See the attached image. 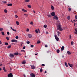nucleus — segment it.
Here are the masks:
<instances>
[{
    "label": "nucleus",
    "instance_id": "nucleus-56",
    "mask_svg": "<svg viewBox=\"0 0 77 77\" xmlns=\"http://www.w3.org/2000/svg\"><path fill=\"white\" fill-rule=\"evenodd\" d=\"M23 50H24V49H25V48H26V47L25 46H24L23 47Z\"/></svg>",
    "mask_w": 77,
    "mask_h": 77
},
{
    "label": "nucleus",
    "instance_id": "nucleus-15",
    "mask_svg": "<svg viewBox=\"0 0 77 77\" xmlns=\"http://www.w3.org/2000/svg\"><path fill=\"white\" fill-rule=\"evenodd\" d=\"M26 61H23L22 63V64H23V65H24V64H26Z\"/></svg>",
    "mask_w": 77,
    "mask_h": 77
},
{
    "label": "nucleus",
    "instance_id": "nucleus-41",
    "mask_svg": "<svg viewBox=\"0 0 77 77\" xmlns=\"http://www.w3.org/2000/svg\"><path fill=\"white\" fill-rule=\"evenodd\" d=\"M26 43L28 44H30V42L29 41L27 42Z\"/></svg>",
    "mask_w": 77,
    "mask_h": 77
},
{
    "label": "nucleus",
    "instance_id": "nucleus-8",
    "mask_svg": "<svg viewBox=\"0 0 77 77\" xmlns=\"http://www.w3.org/2000/svg\"><path fill=\"white\" fill-rule=\"evenodd\" d=\"M28 36L29 38H31L32 37V35L30 34H29L28 35Z\"/></svg>",
    "mask_w": 77,
    "mask_h": 77
},
{
    "label": "nucleus",
    "instance_id": "nucleus-29",
    "mask_svg": "<svg viewBox=\"0 0 77 77\" xmlns=\"http://www.w3.org/2000/svg\"><path fill=\"white\" fill-rule=\"evenodd\" d=\"M57 53H59V52H60V50H59V49L57 50Z\"/></svg>",
    "mask_w": 77,
    "mask_h": 77
},
{
    "label": "nucleus",
    "instance_id": "nucleus-18",
    "mask_svg": "<svg viewBox=\"0 0 77 77\" xmlns=\"http://www.w3.org/2000/svg\"><path fill=\"white\" fill-rule=\"evenodd\" d=\"M51 6L52 10H54V8L53 7V6L52 5H51Z\"/></svg>",
    "mask_w": 77,
    "mask_h": 77
},
{
    "label": "nucleus",
    "instance_id": "nucleus-20",
    "mask_svg": "<svg viewBox=\"0 0 77 77\" xmlns=\"http://www.w3.org/2000/svg\"><path fill=\"white\" fill-rule=\"evenodd\" d=\"M4 12L5 14H7V13H8V11H7V10L6 9L4 10Z\"/></svg>",
    "mask_w": 77,
    "mask_h": 77
},
{
    "label": "nucleus",
    "instance_id": "nucleus-58",
    "mask_svg": "<svg viewBox=\"0 0 77 77\" xmlns=\"http://www.w3.org/2000/svg\"><path fill=\"white\" fill-rule=\"evenodd\" d=\"M75 32H76V31H77V28L75 29Z\"/></svg>",
    "mask_w": 77,
    "mask_h": 77
},
{
    "label": "nucleus",
    "instance_id": "nucleus-11",
    "mask_svg": "<svg viewBox=\"0 0 77 77\" xmlns=\"http://www.w3.org/2000/svg\"><path fill=\"white\" fill-rule=\"evenodd\" d=\"M22 11H23V12H27V10H25L24 8H23L22 9Z\"/></svg>",
    "mask_w": 77,
    "mask_h": 77
},
{
    "label": "nucleus",
    "instance_id": "nucleus-22",
    "mask_svg": "<svg viewBox=\"0 0 77 77\" xmlns=\"http://www.w3.org/2000/svg\"><path fill=\"white\" fill-rule=\"evenodd\" d=\"M16 24L17 25V26H18L20 24V23L19 22L17 21H16Z\"/></svg>",
    "mask_w": 77,
    "mask_h": 77
},
{
    "label": "nucleus",
    "instance_id": "nucleus-44",
    "mask_svg": "<svg viewBox=\"0 0 77 77\" xmlns=\"http://www.w3.org/2000/svg\"><path fill=\"white\" fill-rule=\"evenodd\" d=\"M71 21L72 22V23H74V22H75V20H71Z\"/></svg>",
    "mask_w": 77,
    "mask_h": 77
},
{
    "label": "nucleus",
    "instance_id": "nucleus-36",
    "mask_svg": "<svg viewBox=\"0 0 77 77\" xmlns=\"http://www.w3.org/2000/svg\"><path fill=\"white\" fill-rule=\"evenodd\" d=\"M21 52H24V53H25V51H24V50H21Z\"/></svg>",
    "mask_w": 77,
    "mask_h": 77
},
{
    "label": "nucleus",
    "instance_id": "nucleus-43",
    "mask_svg": "<svg viewBox=\"0 0 77 77\" xmlns=\"http://www.w3.org/2000/svg\"><path fill=\"white\" fill-rule=\"evenodd\" d=\"M30 24H31L32 25H33V22H31L30 23Z\"/></svg>",
    "mask_w": 77,
    "mask_h": 77
},
{
    "label": "nucleus",
    "instance_id": "nucleus-47",
    "mask_svg": "<svg viewBox=\"0 0 77 77\" xmlns=\"http://www.w3.org/2000/svg\"><path fill=\"white\" fill-rule=\"evenodd\" d=\"M16 39H18V36H16L15 37Z\"/></svg>",
    "mask_w": 77,
    "mask_h": 77
},
{
    "label": "nucleus",
    "instance_id": "nucleus-61",
    "mask_svg": "<svg viewBox=\"0 0 77 77\" xmlns=\"http://www.w3.org/2000/svg\"><path fill=\"white\" fill-rule=\"evenodd\" d=\"M2 41H1L0 40V44H2Z\"/></svg>",
    "mask_w": 77,
    "mask_h": 77
},
{
    "label": "nucleus",
    "instance_id": "nucleus-21",
    "mask_svg": "<svg viewBox=\"0 0 77 77\" xmlns=\"http://www.w3.org/2000/svg\"><path fill=\"white\" fill-rule=\"evenodd\" d=\"M27 6L29 8H32V6H31V5H28Z\"/></svg>",
    "mask_w": 77,
    "mask_h": 77
},
{
    "label": "nucleus",
    "instance_id": "nucleus-40",
    "mask_svg": "<svg viewBox=\"0 0 77 77\" xmlns=\"http://www.w3.org/2000/svg\"><path fill=\"white\" fill-rule=\"evenodd\" d=\"M3 2L4 3H7V2L3 1Z\"/></svg>",
    "mask_w": 77,
    "mask_h": 77
},
{
    "label": "nucleus",
    "instance_id": "nucleus-9",
    "mask_svg": "<svg viewBox=\"0 0 77 77\" xmlns=\"http://www.w3.org/2000/svg\"><path fill=\"white\" fill-rule=\"evenodd\" d=\"M31 68H32V69H35V66L33 65H30Z\"/></svg>",
    "mask_w": 77,
    "mask_h": 77
},
{
    "label": "nucleus",
    "instance_id": "nucleus-50",
    "mask_svg": "<svg viewBox=\"0 0 77 77\" xmlns=\"http://www.w3.org/2000/svg\"><path fill=\"white\" fill-rule=\"evenodd\" d=\"M42 66H45V64H43L42 65Z\"/></svg>",
    "mask_w": 77,
    "mask_h": 77
},
{
    "label": "nucleus",
    "instance_id": "nucleus-60",
    "mask_svg": "<svg viewBox=\"0 0 77 77\" xmlns=\"http://www.w3.org/2000/svg\"><path fill=\"white\" fill-rule=\"evenodd\" d=\"M62 57L63 58V57H64V55H62Z\"/></svg>",
    "mask_w": 77,
    "mask_h": 77
},
{
    "label": "nucleus",
    "instance_id": "nucleus-42",
    "mask_svg": "<svg viewBox=\"0 0 77 77\" xmlns=\"http://www.w3.org/2000/svg\"><path fill=\"white\" fill-rule=\"evenodd\" d=\"M5 69V66L3 67V70H4V69Z\"/></svg>",
    "mask_w": 77,
    "mask_h": 77
},
{
    "label": "nucleus",
    "instance_id": "nucleus-35",
    "mask_svg": "<svg viewBox=\"0 0 77 77\" xmlns=\"http://www.w3.org/2000/svg\"><path fill=\"white\" fill-rule=\"evenodd\" d=\"M44 27H45V28H47V26L44 25Z\"/></svg>",
    "mask_w": 77,
    "mask_h": 77
},
{
    "label": "nucleus",
    "instance_id": "nucleus-54",
    "mask_svg": "<svg viewBox=\"0 0 77 77\" xmlns=\"http://www.w3.org/2000/svg\"><path fill=\"white\" fill-rule=\"evenodd\" d=\"M26 31H27V32H29V29H26Z\"/></svg>",
    "mask_w": 77,
    "mask_h": 77
},
{
    "label": "nucleus",
    "instance_id": "nucleus-19",
    "mask_svg": "<svg viewBox=\"0 0 77 77\" xmlns=\"http://www.w3.org/2000/svg\"><path fill=\"white\" fill-rule=\"evenodd\" d=\"M61 51H63L64 50V46H63L61 47Z\"/></svg>",
    "mask_w": 77,
    "mask_h": 77
},
{
    "label": "nucleus",
    "instance_id": "nucleus-10",
    "mask_svg": "<svg viewBox=\"0 0 77 77\" xmlns=\"http://www.w3.org/2000/svg\"><path fill=\"white\" fill-rule=\"evenodd\" d=\"M54 19H55V20H59V19H58V17H57V16H54Z\"/></svg>",
    "mask_w": 77,
    "mask_h": 77
},
{
    "label": "nucleus",
    "instance_id": "nucleus-38",
    "mask_svg": "<svg viewBox=\"0 0 77 77\" xmlns=\"http://www.w3.org/2000/svg\"><path fill=\"white\" fill-rule=\"evenodd\" d=\"M42 69L41 68V69H40V72H42Z\"/></svg>",
    "mask_w": 77,
    "mask_h": 77
},
{
    "label": "nucleus",
    "instance_id": "nucleus-26",
    "mask_svg": "<svg viewBox=\"0 0 77 77\" xmlns=\"http://www.w3.org/2000/svg\"><path fill=\"white\" fill-rule=\"evenodd\" d=\"M40 43H41V41H40L39 40L37 41V44H40Z\"/></svg>",
    "mask_w": 77,
    "mask_h": 77
},
{
    "label": "nucleus",
    "instance_id": "nucleus-49",
    "mask_svg": "<svg viewBox=\"0 0 77 77\" xmlns=\"http://www.w3.org/2000/svg\"><path fill=\"white\" fill-rule=\"evenodd\" d=\"M45 47H48V46L47 45H45Z\"/></svg>",
    "mask_w": 77,
    "mask_h": 77
},
{
    "label": "nucleus",
    "instance_id": "nucleus-12",
    "mask_svg": "<svg viewBox=\"0 0 77 77\" xmlns=\"http://www.w3.org/2000/svg\"><path fill=\"white\" fill-rule=\"evenodd\" d=\"M68 65L70 66V67H71V68H72V64H70L69 63H68Z\"/></svg>",
    "mask_w": 77,
    "mask_h": 77
},
{
    "label": "nucleus",
    "instance_id": "nucleus-39",
    "mask_svg": "<svg viewBox=\"0 0 77 77\" xmlns=\"http://www.w3.org/2000/svg\"><path fill=\"white\" fill-rule=\"evenodd\" d=\"M71 44L72 45H73L74 44V42H71Z\"/></svg>",
    "mask_w": 77,
    "mask_h": 77
},
{
    "label": "nucleus",
    "instance_id": "nucleus-64",
    "mask_svg": "<svg viewBox=\"0 0 77 77\" xmlns=\"http://www.w3.org/2000/svg\"><path fill=\"white\" fill-rule=\"evenodd\" d=\"M38 53H37V54H35V56H36V55H37V54H38Z\"/></svg>",
    "mask_w": 77,
    "mask_h": 77
},
{
    "label": "nucleus",
    "instance_id": "nucleus-37",
    "mask_svg": "<svg viewBox=\"0 0 77 77\" xmlns=\"http://www.w3.org/2000/svg\"><path fill=\"white\" fill-rule=\"evenodd\" d=\"M24 15L25 16H26V17H28V14H24Z\"/></svg>",
    "mask_w": 77,
    "mask_h": 77
},
{
    "label": "nucleus",
    "instance_id": "nucleus-48",
    "mask_svg": "<svg viewBox=\"0 0 77 77\" xmlns=\"http://www.w3.org/2000/svg\"><path fill=\"white\" fill-rule=\"evenodd\" d=\"M69 38L70 39H71V35H70L69 36Z\"/></svg>",
    "mask_w": 77,
    "mask_h": 77
},
{
    "label": "nucleus",
    "instance_id": "nucleus-45",
    "mask_svg": "<svg viewBox=\"0 0 77 77\" xmlns=\"http://www.w3.org/2000/svg\"><path fill=\"white\" fill-rule=\"evenodd\" d=\"M10 34V33L9 32H7V34L8 35H9Z\"/></svg>",
    "mask_w": 77,
    "mask_h": 77
},
{
    "label": "nucleus",
    "instance_id": "nucleus-6",
    "mask_svg": "<svg viewBox=\"0 0 77 77\" xmlns=\"http://www.w3.org/2000/svg\"><path fill=\"white\" fill-rule=\"evenodd\" d=\"M51 14L52 16H55V12H53L52 13H51Z\"/></svg>",
    "mask_w": 77,
    "mask_h": 77
},
{
    "label": "nucleus",
    "instance_id": "nucleus-53",
    "mask_svg": "<svg viewBox=\"0 0 77 77\" xmlns=\"http://www.w3.org/2000/svg\"><path fill=\"white\" fill-rule=\"evenodd\" d=\"M57 33L58 34H60V32L59 31H58Z\"/></svg>",
    "mask_w": 77,
    "mask_h": 77
},
{
    "label": "nucleus",
    "instance_id": "nucleus-13",
    "mask_svg": "<svg viewBox=\"0 0 77 77\" xmlns=\"http://www.w3.org/2000/svg\"><path fill=\"white\" fill-rule=\"evenodd\" d=\"M11 30H13V31H14V32H17V30H16V29H13L12 27H11Z\"/></svg>",
    "mask_w": 77,
    "mask_h": 77
},
{
    "label": "nucleus",
    "instance_id": "nucleus-32",
    "mask_svg": "<svg viewBox=\"0 0 77 77\" xmlns=\"http://www.w3.org/2000/svg\"><path fill=\"white\" fill-rule=\"evenodd\" d=\"M25 2H30V1L29 0H25Z\"/></svg>",
    "mask_w": 77,
    "mask_h": 77
},
{
    "label": "nucleus",
    "instance_id": "nucleus-57",
    "mask_svg": "<svg viewBox=\"0 0 77 77\" xmlns=\"http://www.w3.org/2000/svg\"><path fill=\"white\" fill-rule=\"evenodd\" d=\"M76 32H75V34H77V31H75Z\"/></svg>",
    "mask_w": 77,
    "mask_h": 77
},
{
    "label": "nucleus",
    "instance_id": "nucleus-63",
    "mask_svg": "<svg viewBox=\"0 0 77 77\" xmlns=\"http://www.w3.org/2000/svg\"><path fill=\"white\" fill-rule=\"evenodd\" d=\"M19 55H21V54H20V53H19Z\"/></svg>",
    "mask_w": 77,
    "mask_h": 77
},
{
    "label": "nucleus",
    "instance_id": "nucleus-17",
    "mask_svg": "<svg viewBox=\"0 0 77 77\" xmlns=\"http://www.w3.org/2000/svg\"><path fill=\"white\" fill-rule=\"evenodd\" d=\"M19 54V53L18 52L17 53H14V55L15 56H18Z\"/></svg>",
    "mask_w": 77,
    "mask_h": 77
},
{
    "label": "nucleus",
    "instance_id": "nucleus-1",
    "mask_svg": "<svg viewBox=\"0 0 77 77\" xmlns=\"http://www.w3.org/2000/svg\"><path fill=\"white\" fill-rule=\"evenodd\" d=\"M57 29L59 30H60V31H62L63 30V29L61 27V26L60 24L59 25L57 26Z\"/></svg>",
    "mask_w": 77,
    "mask_h": 77
},
{
    "label": "nucleus",
    "instance_id": "nucleus-62",
    "mask_svg": "<svg viewBox=\"0 0 77 77\" xmlns=\"http://www.w3.org/2000/svg\"><path fill=\"white\" fill-rule=\"evenodd\" d=\"M23 77H26V75H25L24 74H23Z\"/></svg>",
    "mask_w": 77,
    "mask_h": 77
},
{
    "label": "nucleus",
    "instance_id": "nucleus-33",
    "mask_svg": "<svg viewBox=\"0 0 77 77\" xmlns=\"http://www.w3.org/2000/svg\"><path fill=\"white\" fill-rule=\"evenodd\" d=\"M2 30H3V28H0V31H2Z\"/></svg>",
    "mask_w": 77,
    "mask_h": 77
},
{
    "label": "nucleus",
    "instance_id": "nucleus-14",
    "mask_svg": "<svg viewBox=\"0 0 77 77\" xmlns=\"http://www.w3.org/2000/svg\"><path fill=\"white\" fill-rule=\"evenodd\" d=\"M8 6H12V4H8L7 5Z\"/></svg>",
    "mask_w": 77,
    "mask_h": 77
},
{
    "label": "nucleus",
    "instance_id": "nucleus-5",
    "mask_svg": "<svg viewBox=\"0 0 77 77\" xmlns=\"http://www.w3.org/2000/svg\"><path fill=\"white\" fill-rule=\"evenodd\" d=\"M9 56L10 57H14V55L12 54H10Z\"/></svg>",
    "mask_w": 77,
    "mask_h": 77
},
{
    "label": "nucleus",
    "instance_id": "nucleus-7",
    "mask_svg": "<svg viewBox=\"0 0 77 77\" xmlns=\"http://www.w3.org/2000/svg\"><path fill=\"white\" fill-rule=\"evenodd\" d=\"M11 42H17L18 41L17 40H15V39H13L11 40Z\"/></svg>",
    "mask_w": 77,
    "mask_h": 77
},
{
    "label": "nucleus",
    "instance_id": "nucleus-16",
    "mask_svg": "<svg viewBox=\"0 0 77 77\" xmlns=\"http://www.w3.org/2000/svg\"><path fill=\"white\" fill-rule=\"evenodd\" d=\"M65 65H66V67H68V65L67 64V63H66V62H65Z\"/></svg>",
    "mask_w": 77,
    "mask_h": 77
},
{
    "label": "nucleus",
    "instance_id": "nucleus-34",
    "mask_svg": "<svg viewBox=\"0 0 77 77\" xmlns=\"http://www.w3.org/2000/svg\"><path fill=\"white\" fill-rule=\"evenodd\" d=\"M68 9H69V11H71V8H68Z\"/></svg>",
    "mask_w": 77,
    "mask_h": 77
},
{
    "label": "nucleus",
    "instance_id": "nucleus-55",
    "mask_svg": "<svg viewBox=\"0 0 77 77\" xmlns=\"http://www.w3.org/2000/svg\"><path fill=\"white\" fill-rule=\"evenodd\" d=\"M75 19H76V20H77V16H75Z\"/></svg>",
    "mask_w": 77,
    "mask_h": 77
},
{
    "label": "nucleus",
    "instance_id": "nucleus-28",
    "mask_svg": "<svg viewBox=\"0 0 77 77\" xmlns=\"http://www.w3.org/2000/svg\"><path fill=\"white\" fill-rule=\"evenodd\" d=\"M6 39L7 41H9V38L8 37H6Z\"/></svg>",
    "mask_w": 77,
    "mask_h": 77
},
{
    "label": "nucleus",
    "instance_id": "nucleus-52",
    "mask_svg": "<svg viewBox=\"0 0 77 77\" xmlns=\"http://www.w3.org/2000/svg\"><path fill=\"white\" fill-rule=\"evenodd\" d=\"M48 17H51V15H48Z\"/></svg>",
    "mask_w": 77,
    "mask_h": 77
},
{
    "label": "nucleus",
    "instance_id": "nucleus-27",
    "mask_svg": "<svg viewBox=\"0 0 77 77\" xmlns=\"http://www.w3.org/2000/svg\"><path fill=\"white\" fill-rule=\"evenodd\" d=\"M35 33H39V32H38V30H37V29L35 30Z\"/></svg>",
    "mask_w": 77,
    "mask_h": 77
},
{
    "label": "nucleus",
    "instance_id": "nucleus-59",
    "mask_svg": "<svg viewBox=\"0 0 77 77\" xmlns=\"http://www.w3.org/2000/svg\"><path fill=\"white\" fill-rule=\"evenodd\" d=\"M4 70V71L5 72H6V71H7L6 70V69H5Z\"/></svg>",
    "mask_w": 77,
    "mask_h": 77
},
{
    "label": "nucleus",
    "instance_id": "nucleus-2",
    "mask_svg": "<svg viewBox=\"0 0 77 77\" xmlns=\"http://www.w3.org/2000/svg\"><path fill=\"white\" fill-rule=\"evenodd\" d=\"M55 36V39L57 41H58L59 40V38H58L57 37V35H54Z\"/></svg>",
    "mask_w": 77,
    "mask_h": 77
},
{
    "label": "nucleus",
    "instance_id": "nucleus-3",
    "mask_svg": "<svg viewBox=\"0 0 77 77\" xmlns=\"http://www.w3.org/2000/svg\"><path fill=\"white\" fill-rule=\"evenodd\" d=\"M8 76L9 77H13V75H12V73H10L8 75Z\"/></svg>",
    "mask_w": 77,
    "mask_h": 77
},
{
    "label": "nucleus",
    "instance_id": "nucleus-46",
    "mask_svg": "<svg viewBox=\"0 0 77 77\" xmlns=\"http://www.w3.org/2000/svg\"><path fill=\"white\" fill-rule=\"evenodd\" d=\"M33 45H32L31 46V48H33Z\"/></svg>",
    "mask_w": 77,
    "mask_h": 77
},
{
    "label": "nucleus",
    "instance_id": "nucleus-25",
    "mask_svg": "<svg viewBox=\"0 0 77 77\" xmlns=\"http://www.w3.org/2000/svg\"><path fill=\"white\" fill-rule=\"evenodd\" d=\"M67 19L68 20H69V19H70V16H69L67 17Z\"/></svg>",
    "mask_w": 77,
    "mask_h": 77
},
{
    "label": "nucleus",
    "instance_id": "nucleus-23",
    "mask_svg": "<svg viewBox=\"0 0 77 77\" xmlns=\"http://www.w3.org/2000/svg\"><path fill=\"white\" fill-rule=\"evenodd\" d=\"M1 33H2V35H3V36H4V35H5V32H2Z\"/></svg>",
    "mask_w": 77,
    "mask_h": 77
},
{
    "label": "nucleus",
    "instance_id": "nucleus-4",
    "mask_svg": "<svg viewBox=\"0 0 77 77\" xmlns=\"http://www.w3.org/2000/svg\"><path fill=\"white\" fill-rule=\"evenodd\" d=\"M30 75L32 77H35V75L33 73H31Z\"/></svg>",
    "mask_w": 77,
    "mask_h": 77
},
{
    "label": "nucleus",
    "instance_id": "nucleus-31",
    "mask_svg": "<svg viewBox=\"0 0 77 77\" xmlns=\"http://www.w3.org/2000/svg\"><path fill=\"white\" fill-rule=\"evenodd\" d=\"M11 45H9L7 47L8 48H11Z\"/></svg>",
    "mask_w": 77,
    "mask_h": 77
},
{
    "label": "nucleus",
    "instance_id": "nucleus-51",
    "mask_svg": "<svg viewBox=\"0 0 77 77\" xmlns=\"http://www.w3.org/2000/svg\"><path fill=\"white\" fill-rule=\"evenodd\" d=\"M15 18H17V17H18L17 16V15H15Z\"/></svg>",
    "mask_w": 77,
    "mask_h": 77
},
{
    "label": "nucleus",
    "instance_id": "nucleus-24",
    "mask_svg": "<svg viewBox=\"0 0 77 77\" xmlns=\"http://www.w3.org/2000/svg\"><path fill=\"white\" fill-rule=\"evenodd\" d=\"M67 54H71V52L69 51H67Z\"/></svg>",
    "mask_w": 77,
    "mask_h": 77
},
{
    "label": "nucleus",
    "instance_id": "nucleus-30",
    "mask_svg": "<svg viewBox=\"0 0 77 77\" xmlns=\"http://www.w3.org/2000/svg\"><path fill=\"white\" fill-rule=\"evenodd\" d=\"M9 45V43H8V42H6L5 44V45Z\"/></svg>",
    "mask_w": 77,
    "mask_h": 77
}]
</instances>
